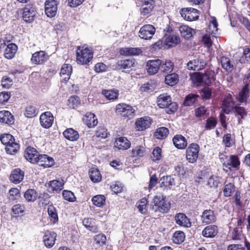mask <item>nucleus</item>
I'll return each instance as SVG.
<instances>
[{"label":"nucleus","mask_w":250,"mask_h":250,"mask_svg":"<svg viewBox=\"0 0 250 250\" xmlns=\"http://www.w3.org/2000/svg\"><path fill=\"white\" fill-rule=\"evenodd\" d=\"M234 190V186L233 184L231 183L226 184L223 190L224 195L226 197L230 196Z\"/></svg>","instance_id":"59"},{"label":"nucleus","mask_w":250,"mask_h":250,"mask_svg":"<svg viewBox=\"0 0 250 250\" xmlns=\"http://www.w3.org/2000/svg\"><path fill=\"white\" fill-rule=\"evenodd\" d=\"M218 233V227L214 225L206 227L202 230V235L206 238H213Z\"/></svg>","instance_id":"20"},{"label":"nucleus","mask_w":250,"mask_h":250,"mask_svg":"<svg viewBox=\"0 0 250 250\" xmlns=\"http://www.w3.org/2000/svg\"><path fill=\"white\" fill-rule=\"evenodd\" d=\"M83 225L89 230L96 233L98 231L97 227L94 225V222L91 218H84L83 221Z\"/></svg>","instance_id":"42"},{"label":"nucleus","mask_w":250,"mask_h":250,"mask_svg":"<svg viewBox=\"0 0 250 250\" xmlns=\"http://www.w3.org/2000/svg\"><path fill=\"white\" fill-rule=\"evenodd\" d=\"M57 9V3L56 0H46L45 12L48 17H54L56 15Z\"/></svg>","instance_id":"9"},{"label":"nucleus","mask_w":250,"mask_h":250,"mask_svg":"<svg viewBox=\"0 0 250 250\" xmlns=\"http://www.w3.org/2000/svg\"><path fill=\"white\" fill-rule=\"evenodd\" d=\"M162 61L159 59L149 60L146 63L147 73L150 75L156 74L160 70Z\"/></svg>","instance_id":"12"},{"label":"nucleus","mask_w":250,"mask_h":250,"mask_svg":"<svg viewBox=\"0 0 250 250\" xmlns=\"http://www.w3.org/2000/svg\"><path fill=\"white\" fill-rule=\"evenodd\" d=\"M72 71L71 65L68 64H64L61 69L60 76L62 81L66 83L70 78V75Z\"/></svg>","instance_id":"21"},{"label":"nucleus","mask_w":250,"mask_h":250,"mask_svg":"<svg viewBox=\"0 0 250 250\" xmlns=\"http://www.w3.org/2000/svg\"><path fill=\"white\" fill-rule=\"evenodd\" d=\"M36 191L33 189H27L24 195V198L28 202H34L37 198Z\"/></svg>","instance_id":"44"},{"label":"nucleus","mask_w":250,"mask_h":250,"mask_svg":"<svg viewBox=\"0 0 250 250\" xmlns=\"http://www.w3.org/2000/svg\"><path fill=\"white\" fill-rule=\"evenodd\" d=\"M41 125L45 128L50 127L54 121V117L50 112H45L42 114L40 118Z\"/></svg>","instance_id":"11"},{"label":"nucleus","mask_w":250,"mask_h":250,"mask_svg":"<svg viewBox=\"0 0 250 250\" xmlns=\"http://www.w3.org/2000/svg\"><path fill=\"white\" fill-rule=\"evenodd\" d=\"M151 158L154 162L159 161L162 158V149L160 147H156L153 149Z\"/></svg>","instance_id":"54"},{"label":"nucleus","mask_w":250,"mask_h":250,"mask_svg":"<svg viewBox=\"0 0 250 250\" xmlns=\"http://www.w3.org/2000/svg\"><path fill=\"white\" fill-rule=\"evenodd\" d=\"M154 1L153 0H144L141 9V14L146 16L149 14L153 9Z\"/></svg>","instance_id":"22"},{"label":"nucleus","mask_w":250,"mask_h":250,"mask_svg":"<svg viewBox=\"0 0 250 250\" xmlns=\"http://www.w3.org/2000/svg\"><path fill=\"white\" fill-rule=\"evenodd\" d=\"M48 213L49 216L53 219V223L58 220V214L56 209L53 206H49L48 208Z\"/></svg>","instance_id":"58"},{"label":"nucleus","mask_w":250,"mask_h":250,"mask_svg":"<svg viewBox=\"0 0 250 250\" xmlns=\"http://www.w3.org/2000/svg\"><path fill=\"white\" fill-rule=\"evenodd\" d=\"M201 94L203 99H209L212 96V90L211 88L209 87H205L201 90Z\"/></svg>","instance_id":"63"},{"label":"nucleus","mask_w":250,"mask_h":250,"mask_svg":"<svg viewBox=\"0 0 250 250\" xmlns=\"http://www.w3.org/2000/svg\"><path fill=\"white\" fill-rule=\"evenodd\" d=\"M217 121L216 118L210 117L206 120L205 128L207 130H211L214 128L217 125Z\"/></svg>","instance_id":"55"},{"label":"nucleus","mask_w":250,"mask_h":250,"mask_svg":"<svg viewBox=\"0 0 250 250\" xmlns=\"http://www.w3.org/2000/svg\"><path fill=\"white\" fill-rule=\"evenodd\" d=\"M64 137L70 141H75L79 138L78 132L72 128L66 129L63 132Z\"/></svg>","instance_id":"32"},{"label":"nucleus","mask_w":250,"mask_h":250,"mask_svg":"<svg viewBox=\"0 0 250 250\" xmlns=\"http://www.w3.org/2000/svg\"><path fill=\"white\" fill-rule=\"evenodd\" d=\"M211 19V20L209 25V33L214 37L216 34L218 30V23L215 17H212Z\"/></svg>","instance_id":"49"},{"label":"nucleus","mask_w":250,"mask_h":250,"mask_svg":"<svg viewBox=\"0 0 250 250\" xmlns=\"http://www.w3.org/2000/svg\"><path fill=\"white\" fill-rule=\"evenodd\" d=\"M93 58V52L85 46H79L77 50V60L81 64H87Z\"/></svg>","instance_id":"1"},{"label":"nucleus","mask_w":250,"mask_h":250,"mask_svg":"<svg viewBox=\"0 0 250 250\" xmlns=\"http://www.w3.org/2000/svg\"><path fill=\"white\" fill-rule=\"evenodd\" d=\"M142 52L141 49L139 47H125L121 48L120 50V54L125 56L138 55Z\"/></svg>","instance_id":"28"},{"label":"nucleus","mask_w":250,"mask_h":250,"mask_svg":"<svg viewBox=\"0 0 250 250\" xmlns=\"http://www.w3.org/2000/svg\"><path fill=\"white\" fill-rule=\"evenodd\" d=\"M199 149V146L197 144L192 143L189 145L186 150V158L189 163H193L196 161Z\"/></svg>","instance_id":"5"},{"label":"nucleus","mask_w":250,"mask_h":250,"mask_svg":"<svg viewBox=\"0 0 250 250\" xmlns=\"http://www.w3.org/2000/svg\"><path fill=\"white\" fill-rule=\"evenodd\" d=\"M151 124V120L149 117H143L137 120L135 122V127L137 130L142 131L149 127Z\"/></svg>","instance_id":"15"},{"label":"nucleus","mask_w":250,"mask_h":250,"mask_svg":"<svg viewBox=\"0 0 250 250\" xmlns=\"http://www.w3.org/2000/svg\"><path fill=\"white\" fill-rule=\"evenodd\" d=\"M1 84L2 87L8 89L13 84V81L11 78L7 76H3L1 81Z\"/></svg>","instance_id":"62"},{"label":"nucleus","mask_w":250,"mask_h":250,"mask_svg":"<svg viewBox=\"0 0 250 250\" xmlns=\"http://www.w3.org/2000/svg\"><path fill=\"white\" fill-rule=\"evenodd\" d=\"M235 103L230 95L226 97L222 104V110L226 114H229L230 111L234 110Z\"/></svg>","instance_id":"18"},{"label":"nucleus","mask_w":250,"mask_h":250,"mask_svg":"<svg viewBox=\"0 0 250 250\" xmlns=\"http://www.w3.org/2000/svg\"><path fill=\"white\" fill-rule=\"evenodd\" d=\"M173 143L178 149H184L187 146L185 138L181 135H176L173 138Z\"/></svg>","instance_id":"29"},{"label":"nucleus","mask_w":250,"mask_h":250,"mask_svg":"<svg viewBox=\"0 0 250 250\" xmlns=\"http://www.w3.org/2000/svg\"><path fill=\"white\" fill-rule=\"evenodd\" d=\"M1 143L6 146L12 141H15L13 136L10 134H4L0 137Z\"/></svg>","instance_id":"57"},{"label":"nucleus","mask_w":250,"mask_h":250,"mask_svg":"<svg viewBox=\"0 0 250 250\" xmlns=\"http://www.w3.org/2000/svg\"><path fill=\"white\" fill-rule=\"evenodd\" d=\"M48 59V56L44 51H40L32 54L31 62L33 64L41 65L43 64Z\"/></svg>","instance_id":"10"},{"label":"nucleus","mask_w":250,"mask_h":250,"mask_svg":"<svg viewBox=\"0 0 250 250\" xmlns=\"http://www.w3.org/2000/svg\"><path fill=\"white\" fill-rule=\"evenodd\" d=\"M249 96V91L247 85H245L239 92L237 100L240 103L246 102Z\"/></svg>","instance_id":"43"},{"label":"nucleus","mask_w":250,"mask_h":250,"mask_svg":"<svg viewBox=\"0 0 250 250\" xmlns=\"http://www.w3.org/2000/svg\"><path fill=\"white\" fill-rule=\"evenodd\" d=\"M35 14V11L32 8L25 7L23 10L22 17L25 21L30 22L33 21Z\"/></svg>","instance_id":"33"},{"label":"nucleus","mask_w":250,"mask_h":250,"mask_svg":"<svg viewBox=\"0 0 250 250\" xmlns=\"http://www.w3.org/2000/svg\"><path fill=\"white\" fill-rule=\"evenodd\" d=\"M185 235L183 231H176L173 235V241L174 243L179 244L185 240Z\"/></svg>","instance_id":"52"},{"label":"nucleus","mask_w":250,"mask_h":250,"mask_svg":"<svg viewBox=\"0 0 250 250\" xmlns=\"http://www.w3.org/2000/svg\"><path fill=\"white\" fill-rule=\"evenodd\" d=\"M24 156L27 161L33 164L37 163L39 158H40V154L38 151L31 146H28L26 148Z\"/></svg>","instance_id":"8"},{"label":"nucleus","mask_w":250,"mask_h":250,"mask_svg":"<svg viewBox=\"0 0 250 250\" xmlns=\"http://www.w3.org/2000/svg\"><path fill=\"white\" fill-rule=\"evenodd\" d=\"M161 188L171 189L175 184V180L171 176H163L160 180Z\"/></svg>","instance_id":"26"},{"label":"nucleus","mask_w":250,"mask_h":250,"mask_svg":"<svg viewBox=\"0 0 250 250\" xmlns=\"http://www.w3.org/2000/svg\"><path fill=\"white\" fill-rule=\"evenodd\" d=\"M105 201V198L102 195H96L92 199L93 204L99 207L103 206L104 204Z\"/></svg>","instance_id":"51"},{"label":"nucleus","mask_w":250,"mask_h":250,"mask_svg":"<svg viewBox=\"0 0 250 250\" xmlns=\"http://www.w3.org/2000/svg\"><path fill=\"white\" fill-rule=\"evenodd\" d=\"M202 222L205 224L213 223L216 221V216L214 211L211 209L205 210L201 216Z\"/></svg>","instance_id":"13"},{"label":"nucleus","mask_w":250,"mask_h":250,"mask_svg":"<svg viewBox=\"0 0 250 250\" xmlns=\"http://www.w3.org/2000/svg\"><path fill=\"white\" fill-rule=\"evenodd\" d=\"M17 50V46L14 43H10L8 44L5 49L4 56L8 59H11L13 58Z\"/></svg>","instance_id":"35"},{"label":"nucleus","mask_w":250,"mask_h":250,"mask_svg":"<svg viewBox=\"0 0 250 250\" xmlns=\"http://www.w3.org/2000/svg\"><path fill=\"white\" fill-rule=\"evenodd\" d=\"M179 31L181 36L187 40L190 39L196 33L193 29L186 25L180 26Z\"/></svg>","instance_id":"25"},{"label":"nucleus","mask_w":250,"mask_h":250,"mask_svg":"<svg viewBox=\"0 0 250 250\" xmlns=\"http://www.w3.org/2000/svg\"><path fill=\"white\" fill-rule=\"evenodd\" d=\"M57 234L53 231H47L43 237L45 246L48 248L52 247L56 240Z\"/></svg>","instance_id":"17"},{"label":"nucleus","mask_w":250,"mask_h":250,"mask_svg":"<svg viewBox=\"0 0 250 250\" xmlns=\"http://www.w3.org/2000/svg\"><path fill=\"white\" fill-rule=\"evenodd\" d=\"M135 64V62L134 60H122L118 62V65L121 68L123 69H129L134 66Z\"/></svg>","instance_id":"50"},{"label":"nucleus","mask_w":250,"mask_h":250,"mask_svg":"<svg viewBox=\"0 0 250 250\" xmlns=\"http://www.w3.org/2000/svg\"><path fill=\"white\" fill-rule=\"evenodd\" d=\"M146 154V147L143 146H137L132 150V156L134 157H142Z\"/></svg>","instance_id":"38"},{"label":"nucleus","mask_w":250,"mask_h":250,"mask_svg":"<svg viewBox=\"0 0 250 250\" xmlns=\"http://www.w3.org/2000/svg\"><path fill=\"white\" fill-rule=\"evenodd\" d=\"M20 148V145L15 142V141H12L6 146H5V150L7 153L10 155L15 154L19 150Z\"/></svg>","instance_id":"41"},{"label":"nucleus","mask_w":250,"mask_h":250,"mask_svg":"<svg viewBox=\"0 0 250 250\" xmlns=\"http://www.w3.org/2000/svg\"><path fill=\"white\" fill-rule=\"evenodd\" d=\"M181 16L188 21H193L199 18L198 11L193 8H184L181 10Z\"/></svg>","instance_id":"7"},{"label":"nucleus","mask_w":250,"mask_h":250,"mask_svg":"<svg viewBox=\"0 0 250 250\" xmlns=\"http://www.w3.org/2000/svg\"><path fill=\"white\" fill-rule=\"evenodd\" d=\"M234 112L239 115L241 119L245 118L247 115V112L244 107L239 105H235L234 109Z\"/></svg>","instance_id":"60"},{"label":"nucleus","mask_w":250,"mask_h":250,"mask_svg":"<svg viewBox=\"0 0 250 250\" xmlns=\"http://www.w3.org/2000/svg\"><path fill=\"white\" fill-rule=\"evenodd\" d=\"M222 67L227 71H231L233 69V64L230 60L225 56H222L220 59Z\"/></svg>","instance_id":"40"},{"label":"nucleus","mask_w":250,"mask_h":250,"mask_svg":"<svg viewBox=\"0 0 250 250\" xmlns=\"http://www.w3.org/2000/svg\"><path fill=\"white\" fill-rule=\"evenodd\" d=\"M198 96L191 94L188 95L185 100L184 104L185 106H191L196 102Z\"/></svg>","instance_id":"53"},{"label":"nucleus","mask_w":250,"mask_h":250,"mask_svg":"<svg viewBox=\"0 0 250 250\" xmlns=\"http://www.w3.org/2000/svg\"><path fill=\"white\" fill-rule=\"evenodd\" d=\"M64 184L58 180H52L46 183L45 186L50 193L59 192L63 188Z\"/></svg>","instance_id":"16"},{"label":"nucleus","mask_w":250,"mask_h":250,"mask_svg":"<svg viewBox=\"0 0 250 250\" xmlns=\"http://www.w3.org/2000/svg\"><path fill=\"white\" fill-rule=\"evenodd\" d=\"M153 203L157 209L163 213L167 212L171 207V204L166 200V197L161 194L155 196Z\"/></svg>","instance_id":"3"},{"label":"nucleus","mask_w":250,"mask_h":250,"mask_svg":"<svg viewBox=\"0 0 250 250\" xmlns=\"http://www.w3.org/2000/svg\"><path fill=\"white\" fill-rule=\"evenodd\" d=\"M90 178L94 183H97L101 180L102 176L100 172L97 168H92L90 171Z\"/></svg>","instance_id":"48"},{"label":"nucleus","mask_w":250,"mask_h":250,"mask_svg":"<svg viewBox=\"0 0 250 250\" xmlns=\"http://www.w3.org/2000/svg\"><path fill=\"white\" fill-rule=\"evenodd\" d=\"M163 32L165 44L169 47L175 46L180 42V37L174 33L171 27H167Z\"/></svg>","instance_id":"2"},{"label":"nucleus","mask_w":250,"mask_h":250,"mask_svg":"<svg viewBox=\"0 0 250 250\" xmlns=\"http://www.w3.org/2000/svg\"><path fill=\"white\" fill-rule=\"evenodd\" d=\"M175 220L179 226L189 228L191 226V223L188 218L183 213H179L175 215Z\"/></svg>","instance_id":"19"},{"label":"nucleus","mask_w":250,"mask_h":250,"mask_svg":"<svg viewBox=\"0 0 250 250\" xmlns=\"http://www.w3.org/2000/svg\"><path fill=\"white\" fill-rule=\"evenodd\" d=\"M174 68L173 63L169 60L162 61L160 66V70L164 73H170Z\"/></svg>","instance_id":"37"},{"label":"nucleus","mask_w":250,"mask_h":250,"mask_svg":"<svg viewBox=\"0 0 250 250\" xmlns=\"http://www.w3.org/2000/svg\"><path fill=\"white\" fill-rule=\"evenodd\" d=\"M24 172L19 168L13 170L10 174V181L11 182L17 184L23 180Z\"/></svg>","instance_id":"24"},{"label":"nucleus","mask_w":250,"mask_h":250,"mask_svg":"<svg viewBox=\"0 0 250 250\" xmlns=\"http://www.w3.org/2000/svg\"><path fill=\"white\" fill-rule=\"evenodd\" d=\"M171 98L167 94H162L158 97V105L162 108H165L171 102Z\"/></svg>","instance_id":"31"},{"label":"nucleus","mask_w":250,"mask_h":250,"mask_svg":"<svg viewBox=\"0 0 250 250\" xmlns=\"http://www.w3.org/2000/svg\"><path fill=\"white\" fill-rule=\"evenodd\" d=\"M166 111L168 114H172L174 113L178 108V104L175 102L171 101L167 107H165Z\"/></svg>","instance_id":"64"},{"label":"nucleus","mask_w":250,"mask_h":250,"mask_svg":"<svg viewBox=\"0 0 250 250\" xmlns=\"http://www.w3.org/2000/svg\"><path fill=\"white\" fill-rule=\"evenodd\" d=\"M168 129L165 127L158 128L155 132V136L159 139H165L168 134Z\"/></svg>","instance_id":"46"},{"label":"nucleus","mask_w":250,"mask_h":250,"mask_svg":"<svg viewBox=\"0 0 250 250\" xmlns=\"http://www.w3.org/2000/svg\"><path fill=\"white\" fill-rule=\"evenodd\" d=\"M37 163L40 166L44 167H52L54 164V159L47 155H40V158L38 160Z\"/></svg>","instance_id":"23"},{"label":"nucleus","mask_w":250,"mask_h":250,"mask_svg":"<svg viewBox=\"0 0 250 250\" xmlns=\"http://www.w3.org/2000/svg\"><path fill=\"white\" fill-rule=\"evenodd\" d=\"M94 242L99 246H102L105 244L106 238L105 235L99 234L94 237Z\"/></svg>","instance_id":"61"},{"label":"nucleus","mask_w":250,"mask_h":250,"mask_svg":"<svg viewBox=\"0 0 250 250\" xmlns=\"http://www.w3.org/2000/svg\"><path fill=\"white\" fill-rule=\"evenodd\" d=\"M102 94L108 100H115L117 99L119 95L118 91L114 90H104Z\"/></svg>","instance_id":"45"},{"label":"nucleus","mask_w":250,"mask_h":250,"mask_svg":"<svg viewBox=\"0 0 250 250\" xmlns=\"http://www.w3.org/2000/svg\"><path fill=\"white\" fill-rule=\"evenodd\" d=\"M165 81L167 84L173 86L178 83L179 81V76L176 73H173L167 75L165 77Z\"/></svg>","instance_id":"39"},{"label":"nucleus","mask_w":250,"mask_h":250,"mask_svg":"<svg viewBox=\"0 0 250 250\" xmlns=\"http://www.w3.org/2000/svg\"><path fill=\"white\" fill-rule=\"evenodd\" d=\"M115 111L122 116L131 119L134 117L135 110L130 105L123 103L116 105Z\"/></svg>","instance_id":"4"},{"label":"nucleus","mask_w":250,"mask_h":250,"mask_svg":"<svg viewBox=\"0 0 250 250\" xmlns=\"http://www.w3.org/2000/svg\"><path fill=\"white\" fill-rule=\"evenodd\" d=\"M147 203V199L146 198H142L139 201L136 206L139 211L142 214H145L147 211L146 205Z\"/></svg>","instance_id":"47"},{"label":"nucleus","mask_w":250,"mask_h":250,"mask_svg":"<svg viewBox=\"0 0 250 250\" xmlns=\"http://www.w3.org/2000/svg\"><path fill=\"white\" fill-rule=\"evenodd\" d=\"M63 198L69 202H73L76 200V198L73 192L70 190H64L62 192Z\"/></svg>","instance_id":"56"},{"label":"nucleus","mask_w":250,"mask_h":250,"mask_svg":"<svg viewBox=\"0 0 250 250\" xmlns=\"http://www.w3.org/2000/svg\"><path fill=\"white\" fill-rule=\"evenodd\" d=\"M156 31L155 28L151 24H146L140 29L139 36L141 39L145 40L151 39Z\"/></svg>","instance_id":"6"},{"label":"nucleus","mask_w":250,"mask_h":250,"mask_svg":"<svg viewBox=\"0 0 250 250\" xmlns=\"http://www.w3.org/2000/svg\"><path fill=\"white\" fill-rule=\"evenodd\" d=\"M84 121L89 127H94L98 124V120L96 116L92 113H87L85 116Z\"/></svg>","instance_id":"34"},{"label":"nucleus","mask_w":250,"mask_h":250,"mask_svg":"<svg viewBox=\"0 0 250 250\" xmlns=\"http://www.w3.org/2000/svg\"><path fill=\"white\" fill-rule=\"evenodd\" d=\"M206 65V63L203 59L196 58L190 61L187 63V68L188 70L199 71L203 69Z\"/></svg>","instance_id":"14"},{"label":"nucleus","mask_w":250,"mask_h":250,"mask_svg":"<svg viewBox=\"0 0 250 250\" xmlns=\"http://www.w3.org/2000/svg\"><path fill=\"white\" fill-rule=\"evenodd\" d=\"M240 165V161L238 158L235 155L230 156L229 160L225 162H224V166L230 169L231 167L237 168Z\"/></svg>","instance_id":"36"},{"label":"nucleus","mask_w":250,"mask_h":250,"mask_svg":"<svg viewBox=\"0 0 250 250\" xmlns=\"http://www.w3.org/2000/svg\"><path fill=\"white\" fill-rule=\"evenodd\" d=\"M0 122L6 124H12L14 123V118L11 113L7 110L0 111Z\"/></svg>","instance_id":"30"},{"label":"nucleus","mask_w":250,"mask_h":250,"mask_svg":"<svg viewBox=\"0 0 250 250\" xmlns=\"http://www.w3.org/2000/svg\"><path fill=\"white\" fill-rule=\"evenodd\" d=\"M115 146L119 150H126L129 148L131 144L129 140L125 137H120L118 138L115 143Z\"/></svg>","instance_id":"27"}]
</instances>
